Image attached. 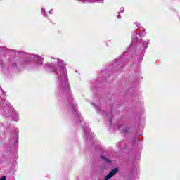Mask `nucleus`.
Instances as JSON below:
<instances>
[{
	"mask_svg": "<svg viewBox=\"0 0 180 180\" xmlns=\"http://www.w3.org/2000/svg\"><path fill=\"white\" fill-rule=\"evenodd\" d=\"M110 124H112V120H110Z\"/></svg>",
	"mask_w": 180,
	"mask_h": 180,
	"instance_id": "nucleus-22",
	"label": "nucleus"
},
{
	"mask_svg": "<svg viewBox=\"0 0 180 180\" xmlns=\"http://www.w3.org/2000/svg\"><path fill=\"white\" fill-rule=\"evenodd\" d=\"M16 139H17V143H18V141H19V137H18V136H16Z\"/></svg>",
	"mask_w": 180,
	"mask_h": 180,
	"instance_id": "nucleus-19",
	"label": "nucleus"
},
{
	"mask_svg": "<svg viewBox=\"0 0 180 180\" xmlns=\"http://www.w3.org/2000/svg\"><path fill=\"white\" fill-rule=\"evenodd\" d=\"M0 112L4 116L7 117L11 115L13 120L15 122H18L19 120V115L18 113L13 109L12 106L10 105L8 101H4L1 102Z\"/></svg>",
	"mask_w": 180,
	"mask_h": 180,
	"instance_id": "nucleus-3",
	"label": "nucleus"
},
{
	"mask_svg": "<svg viewBox=\"0 0 180 180\" xmlns=\"http://www.w3.org/2000/svg\"><path fill=\"white\" fill-rule=\"evenodd\" d=\"M23 60L20 57H15L13 60L11 61L12 67H17L18 64H22Z\"/></svg>",
	"mask_w": 180,
	"mask_h": 180,
	"instance_id": "nucleus-9",
	"label": "nucleus"
},
{
	"mask_svg": "<svg viewBox=\"0 0 180 180\" xmlns=\"http://www.w3.org/2000/svg\"><path fill=\"white\" fill-rule=\"evenodd\" d=\"M18 54H23V55H25V53H23L22 51H18Z\"/></svg>",
	"mask_w": 180,
	"mask_h": 180,
	"instance_id": "nucleus-18",
	"label": "nucleus"
},
{
	"mask_svg": "<svg viewBox=\"0 0 180 180\" xmlns=\"http://www.w3.org/2000/svg\"><path fill=\"white\" fill-rule=\"evenodd\" d=\"M134 25L136 27L133 31V35H132V41L131 44L129 48V50H131L134 51V50H136V49H139L141 50V53L140 55L137 54V57L135 60V64L139 65L142 62L143 56V51L148 47L149 41L143 42V41H141V39H139L137 35L142 38L143 37H146V30L143 28V27H141L139 22H134Z\"/></svg>",
	"mask_w": 180,
	"mask_h": 180,
	"instance_id": "nucleus-2",
	"label": "nucleus"
},
{
	"mask_svg": "<svg viewBox=\"0 0 180 180\" xmlns=\"http://www.w3.org/2000/svg\"><path fill=\"white\" fill-rule=\"evenodd\" d=\"M76 120L80 126L82 127L84 129V138L85 139L86 141H91V139H94V134L91 133V130L89 127V124H86L85 122L83 120V117H82L79 112L77 111L76 114Z\"/></svg>",
	"mask_w": 180,
	"mask_h": 180,
	"instance_id": "nucleus-4",
	"label": "nucleus"
},
{
	"mask_svg": "<svg viewBox=\"0 0 180 180\" xmlns=\"http://www.w3.org/2000/svg\"><path fill=\"white\" fill-rule=\"evenodd\" d=\"M94 106L96 107V108L97 109L98 112H101L102 109H101V108H99L98 106H96V105H94Z\"/></svg>",
	"mask_w": 180,
	"mask_h": 180,
	"instance_id": "nucleus-13",
	"label": "nucleus"
},
{
	"mask_svg": "<svg viewBox=\"0 0 180 180\" xmlns=\"http://www.w3.org/2000/svg\"><path fill=\"white\" fill-rule=\"evenodd\" d=\"M49 14H52V10L49 11Z\"/></svg>",
	"mask_w": 180,
	"mask_h": 180,
	"instance_id": "nucleus-20",
	"label": "nucleus"
},
{
	"mask_svg": "<svg viewBox=\"0 0 180 180\" xmlns=\"http://www.w3.org/2000/svg\"><path fill=\"white\" fill-rule=\"evenodd\" d=\"M6 48H4V46L0 47V51H4L6 50Z\"/></svg>",
	"mask_w": 180,
	"mask_h": 180,
	"instance_id": "nucleus-17",
	"label": "nucleus"
},
{
	"mask_svg": "<svg viewBox=\"0 0 180 180\" xmlns=\"http://www.w3.org/2000/svg\"><path fill=\"white\" fill-rule=\"evenodd\" d=\"M78 1H82V3H103L104 0H77Z\"/></svg>",
	"mask_w": 180,
	"mask_h": 180,
	"instance_id": "nucleus-10",
	"label": "nucleus"
},
{
	"mask_svg": "<svg viewBox=\"0 0 180 180\" xmlns=\"http://www.w3.org/2000/svg\"><path fill=\"white\" fill-rule=\"evenodd\" d=\"M118 167H114L110 170V172H109V173H108V174H106V176L104 178V180H110V179H112V177H113V176H115V174L118 173Z\"/></svg>",
	"mask_w": 180,
	"mask_h": 180,
	"instance_id": "nucleus-8",
	"label": "nucleus"
},
{
	"mask_svg": "<svg viewBox=\"0 0 180 180\" xmlns=\"http://www.w3.org/2000/svg\"><path fill=\"white\" fill-rule=\"evenodd\" d=\"M107 44V46H109V44H108H108Z\"/></svg>",
	"mask_w": 180,
	"mask_h": 180,
	"instance_id": "nucleus-23",
	"label": "nucleus"
},
{
	"mask_svg": "<svg viewBox=\"0 0 180 180\" xmlns=\"http://www.w3.org/2000/svg\"><path fill=\"white\" fill-rule=\"evenodd\" d=\"M0 180H6V176H3L2 177H1Z\"/></svg>",
	"mask_w": 180,
	"mask_h": 180,
	"instance_id": "nucleus-16",
	"label": "nucleus"
},
{
	"mask_svg": "<svg viewBox=\"0 0 180 180\" xmlns=\"http://www.w3.org/2000/svg\"><path fill=\"white\" fill-rule=\"evenodd\" d=\"M44 68L53 71L56 74L58 82V93L59 95H63V96L67 97L70 108L72 109L73 112H75L77 115V103L75 102L72 94L70 91L67 67L63 60L57 58L56 64L46 63Z\"/></svg>",
	"mask_w": 180,
	"mask_h": 180,
	"instance_id": "nucleus-1",
	"label": "nucleus"
},
{
	"mask_svg": "<svg viewBox=\"0 0 180 180\" xmlns=\"http://www.w3.org/2000/svg\"><path fill=\"white\" fill-rule=\"evenodd\" d=\"M101 158L105 160V162H106L107 163H110V162H112L111 159H108V158H106V156H101Z\"/></svg>",
	"mask_w": 180,
	"mask_h": 180,
	"instance_id": "nucleus-11",
	"label": "nucleus"
},
{
	"mask_svg": "<svg viewBox=\"0 0 180 180\" xmlns=\"http://www.w3.org/2000/svg\"><path fill=\"white\" fill-rule=\"evenodd\" d=\"M117 18L118 19L121 18L120 10V11H118V13H117Z\"/></svg>",
	"mask_w": 180,
	"mask_h": 180,
	"instance_id": "nucleus-14",
	"label": "nucleus"
},
{
	"mask_svg": "<svg viewBox=\"0 0 180 180\" xmlns=\"http://www.w3.org/2000/svg\"><path fill=\"white\" fill-rule=\"evenodd\" d=\"M32 58H34V60L36 61L37 67H41L43 65V61H44V57H42L39 54H34V56H32Z\"/></svg>",
	"mask_w": 180,
	"mask_h": 180,
	"instance_id": "nucleus-6",
	"label": "nucleus"
},
{
	"mask_svg": "<svg viewBox=\"0 0 180 180\" xmlns=\"http://www.w3.org/2000/svg\"><path fill=\"white\" fill-rule=\"evenodd\" d=\"M114 127H116L118 130L120 131H122V133H127L129 131V127L126 124H123V123L119 122L117 123V124H113Z\"/></svg>",
	"mask_w": 180,
	"mask_h": 180,
	"instance_id": "nucleus-7",
	"label": "nucleus"
},
{
	"mask_svg": "<svg viewBox=\"0 0 180 180\" xmlns=\"http://www.w3.org/2000/svg\"><path fill=\"white\" fill-rule=\"evenodd\" d=\"M124 7H121V8L120 9V13L121 14V13H124Z\"/></svg>",
	"mask_w": 180,
	"mask_h": 180,
	"instance_id": "nucleus-15",
	"label": "nucleus"
},
{
	"mask_svg": "<svg viewBox=\"0 0 180 180\" xmlns=\"http://www.w3.org/2000/svg\"><path fill=\"white\" fill-rule=\"evenodd\" d=\"M124 56L125 54H124V56L121 57V58H118L115 61V63H113V67L115 68H114L115 70H118V68H122L123 65H124V63H125V60H124Z\"/></svg>",
	"mask_w": 180,
	"mask_h": 180,
	"instance_id": "nucleus-5",
	"label": "nucleus"
},
{
	"mask_svg": "<svg viewBox=\"0 0 180 180\" xmlns=\"http://www.w3.org/2000/svg\"><path fill=\"white\" fill-rule=\"evenodd\" d=\"M105 72V70L102 71V74H104Z\"/></svg>",
	"mask_w": 180,
	"mask_h": 180,
	"instance_id": "nucleus-21",
	"label": "nucleus"
},
{
	"mask_svg": "<svg viewBox=\"0 0 180 180\" xmlns=\"http://www.w3.org/2000/svg\"><path fill=\"white\" fill-rule=\"evenodd\" d=\"M41 14L44 15V17H46V10L45 8H41Z\"/></svg>",
	"mask_w": 180,
	"mask_h": 180,
	"instance_id": "nucleus-12",
	"label": "nucleus"
}]
</instances>
